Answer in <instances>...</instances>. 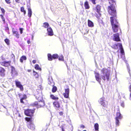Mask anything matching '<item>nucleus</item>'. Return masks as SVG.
<instances>
[{
  "mask_svg": "<svg viewBox=\"0 0 131 131\" xmlns=\"http://www.w3.org/2000/svg\"><path fill=\"white\" fill-rule=\"evenodd\" d=\"M83 5V4H81V5Z\"/></svg>",
  "mask_w": 131,
  "mask_h": 131,
  "instance_id": "nucleus-62",
  "label": "nucleus"
},
{
  "mask_svg": "<svg viewBox=\"0 0 131 131\" xmlns=\"http://www.w3.org/2000/svg\"><path fill=\"white\" fill-rule=\"evenodd\" d=\"M32 62L34 63H35L36 62V61L35 60H34L32 61Z\"/></svg>",
  "mask_w": 131,
  "mask_h": 131,
  "instance_id": "nucleus-51",
  "label": "nucleus"
},
{
  "mask_svg": "<svg viewBox=\"0 0 131 131\" xmlns=\"http://www.w3.org/2000/svg\"><path fill=\"white\" fill-rule=\"evenodd\" d=\"M48 80L49 84L52 86H53L54 85V84L53 81L51 77H49Z\"/></svg>",
  "mask_w": 131,
  "mask_h": 131,
  "instance_id": "nucleus-14",
  "label": "nucleus"
},
{
  "mask_svg": "<svg viewBox=\"0 0 131 131\" xmlns=\"http://www.w3.org/2000/svg\"><path fill=\"white\" fill-rule=\"evenodd\" d=\"M84 126L83 125H81V127L84 128Z\"/></svg>",
  "mask_w": 131,
  "mask_h": 131,
  "instance_id": "nucleus-53",
  "label": "nucleus"
},
{
  "mask_svg": "<svg viewBox=\"0 0 131 131\" xmlns=\"http://www.w3.org/2000/svg\"><path fill=\"white\" fill-rule=\"evenodd\" d=\"M11 68L12 75L14 76L17 75L18 73L15 70V68L13 67H12Z\"/></svg>",
  "mask_w": 131,
  "mask_h": 131,
  "instance_id": "nucleus-18",
  "label": "nucleus"
},
{
  "mask_svg": "<svg viewBox=\"0 0 131 131\" xmlns=\"http://www.w3.org/2000/svg\"><path fill=\"white\" fill-rule=\"evenodd\" d=\"M1 9L2 13L3 14H4L5 12V10H4V9L3 8H1Z\"/></svg>",
  "mask_w": 131,
  "mask_h": 131,
  "instance_id": "nucleus-43",
  "label": "nucleus"
},
{
  "mask_svg": "<svg viewBox=\"0 0 131 131\" xmlns=\"http://www.w3.org/2000/svg\"><path fill=\"white\" fill-rule=\"evenodd\" d=\"M26 57L25 56H23L20 58V61L21 62H23V60H26Z\"/></svg>",
  "mask_w": 131,
  "mask_h": 131,
  "instance_id": "nucleus-26",
  "label": "nucleus"
},
{
  "mask_svg": "<svg viewBox=\"0 0 131 131\" xmlns=\"http://www.w3.org/2000/svg\"><path fill=\"white\" fill-rule=\"evenodd\" d=\"M33 75L34 76H35L36 78H38V75L37 73L35 71H33Z\"/></svg>",
  "mask_w": 131,
  "mask_h": 131,
  "instance_id": "nucleus-31",
  "label": "nucleus"
},
{
  "mask_svg": "<svg viewBox=\"0 0 131 131\" xmlns=\"http://www.w3.org/2000/svg\"><path fill=\"white\" fill-rule=\"evenodd\" d=\"M23 99L22 98L20 99V101L21 103H24V102L23 101Z\"/></svg>",
  "mask_w": 131,
  "mask_h": 131,
  "instance_id": "nucleus-49",
  "label": "nucleus"
},
{
  "mask_svg": "<svg viewBox=\"0 0 131 131\" xmlns=\"http://www.w3.org/2000/svg\"><path fill=\"white\" fill-rule=\"evenodd\" d=\"M16 86L19 88L21 91H23V85L21 84L20 82L17 80L15 81Z\"/></svg>",
  "mask_w": 131,
  "mask_h": 131,
  "instance_id": "nucleus-8",
  "label": "nucleus"
},
{
  "mask_svg": "<svg viewBox=\"0 0 131 131\" xmlns=\"http://www.w3.org/2000/svg\"><path fill=\"white\" fill-rule=\"evenodd\" d=\"M5 70L3 68L0 67V75L2 77H4L5 75Z\"/></svg>",
  "mask_w": 131,
  "mask_h": 131,
  "instance_id": "nucleus-16",
  "label": "nucleus"
},
{
  "mask_svg": "<svg viewBox=\"0 0 131 131\" xmlns=\"http://www.w3.org/2000/svg\"><path fill=\"white\" fill-rule=\"evenodd\" d=\"M116 45V47H115V49H117L118 48V47L119 46L120 49L121 50V52L122 54H124V51L123 49V48L122 47V45L121 43H119L117 45Z\"/></svg>",
  "mask_w": 131,
  "mask_h": 131,
  "instance_id": "nucleus-10",
  "label": "nucleus"
},
{
  "mask_svg": "<svg viewBox=\"0 0 131 131\" xmlns=\"http://www.w3.org/2000/svg\"><path fill=\"white\" fill-rule=\"evenodd\" d=\"M34 112V110L27 109L25 111V114L27 116H31Z\"/></svg>",
  "mask_w": 131,
  "mask_h": 131,
  "instance_id": "nucleus-6",
  "label": "nucleus"
},
{
  "mask_svg": "<svg viewBox=\"0 0 131 131\" xmlns=\"http://www.w3.org/2000/svg\"><path fill=\"white\" fill-rule=\"evenodd\" d=\"M5 41L7 45L9 44V40L8 39H5Z\"/></svg>",
  "mask_w": 131,
  "mask_h": 131,
  "instance_id": "nucleus-40",
  "label": "nucleus"
},
{
  "mask_svg": "<svg viewBox=\"0 0 131 131\" xmlns=\"http://www.w3.org/2000/svg\"><path fill=\"white\" fill-rule=\"evenodd\" d=\"M99 102L105 108L107 107V102L104 99V98L102 97L99 100Z\"/></svg>",
  "mask_w": 131,
  "mask_h": 131,
  "instance_id": "nucleus-5",
  "label": "nucleus"
},
{
  "mask_svg": "<svg viewBox=\"0 0 131 131\" xmlns=\"http://www.w3.org/2000/svg\"><path fill=\"white\" fill-rule=\"evenodd\" d=\"M53 105L54 106L56 107V109L59 108L60 107L59 103L57 101H55L53 103Z\"/></svg>",
  "mask_w": 131,
  "mask_h": 131,
  "instance_id": "nucleus-21",
  "label": "nucleus"
},
{
  "mask_svg": "<svg viewBox=\"0 0 131 131\" xmlns=\"http://www.w3.org/2000/svg\"><path fill=\"white\" fill-rule=\"evenodd\" d=\"M94 127L95 128V131H96L97 130L98 131L99 130V124L97 123H96L95 124Z\"/></svg>",
  "mask_w": 131,
  "mask_h": 131,
  "instance_id": "nucleus-27",
  "label": "nucleus"
},
{
  "mask_svg": "<svg viewBox=\"0 0 131 131\" xmlns=\"http://www.w3.org/2000/svg\"><path fill=\"white\" fill-rule=\"evenodd\" d=\"M62 131H64L63 130V129H62Z\"/></svg>",
  "mask_w": 131,
  "mask_h": 131,
  "instance_id": "nucleus-60",
  "label": "nucleus"
},
{
  "mask_svg": "<svg viewBox=\"0 0 131 131\" xmlns=\"http://www.w3.org/2000/svg\"><path fill=\"white\" fill-rule=\"evenodd\" d=\"M121 57L122 60H124L125 63H126L127 62V61L126 60H125V56L124 54H122L121 56Z\"/></svg>",
  "mask_w": 131,
  "mask_h": 131,
  "instance_id": "nucleus-29",
  "label": "nucleus"
},
{
  "mask_svg": "<svg viewBox=\"0 0 131 131\" xmlns=\"http://www.w3.org/2000/svg\"><path fill=\"white\" fill-rule=\"evenodd\" d=\"M0 16L1 17L2 20H3V21L4 22V23H5V18H4V17H3V16L2 15H0Z\"/></svg>",
  "mask_w": 131,
  "mask_h": 131,
  "instance_id": "nucleus-42",
  "label": "nucleus"
},
{
  "mask_svg": "<svg viewBox=\"0 0 131 131\" xmlns=\"http://www.w3.org/2000/svg\"><path fill=\"white\" fill-rule=\"evenodd\" d=\"M27 42L28 44H29L30 43V41L29 40H28L27 41Z\"/></svg>",
  "mask_w": 131,
  "mask_h": 131,
  "instance_id": "nucleus-52",
  "label": "nucleus"
},
{
  "mask_svg": "<svg viewBox=\"0 0 131 131\" xmlns=\"http://www.w3.org/2000/svg\"><path fill=\"white\" fill-rule=\"evenodd\" d=\"M99 74L98 73H95V76L96 80L100 83L101 82V79L99 77Z\"/></svg>",
  "mask_w": 131,
  "mask_h": 131,
  "instance_id": "nucleus-19",
  "label": "nucleus"
},
{
  "mask_svg": "<svg viewBox=\"0 0 131 131\" xmlns=\"http://www.w3.org/2000/svg\"><path fill=\"white\" fill-rule=\"evenodd\" d=\"M129 91L130 92H131V84H130V85L129 86Z\"/></svg>",
  "mask_w": 131,
  "mask_h": 131,
  "instance_id": "nucleus-44",
  "label": "nucleus"
},
{
  "mask_svg": "<svg viewBox=\"0 0 131 131\" xmlns=\"http://www.w3.org/2000/svg\"><path fill=\"white\" fill-rule=\"evenodd\" d=\"M48 33L49 35L52 36L53 35V32L52 28L51 27L48 28L47 29Z\"/></svg>",
  "mask_w": 131,
  "mask_h": 131,
  "instance_id": "nucleus-17",
  "label": "nucleus"
},
{
  "mask_svg": "<svg viewBox=\"0 0 131 131\" xmlns=\"http://www.w3.org/2000/svg\"><path fill=\"white\" fill-rule=\"evenodd\" d=\"M35 68L36 69L40 70H41V69L39 67V66L38 64H36L35 65Z\"/></svg>",
  "mask_w": 131,
  "mask_h": 131,
  "instance_id": "nucleus-35",
  "label": "nucleus"
},
{
  "mask_svg": "<svg viewBox=\"0 0 131 131\" xmlns=\"http://www.w3.org/2000/svg\"><path fill=\"white\" fill-rule=\"evenodd\" d=\"M27 97L25 95L23 96V97L22 98V99L23 100L25 99H26V98Z\"/></svg>",
  "mask_w": 131,
  "mask_h": 131,
  "instance_id": "nucleus-46",
  "label": "nucleus"
},
{
  "mask_svg": "<svg viewBox=\"0 0 131 131\" xmlns=\"http://www.w3.org/2000/svg\"><path fill=\"white\" fill-rule=\"evenodd\" d=\"M48 60L50 61H51L52 59V56L50 54H48Z\"/></svg>",
  "mask_w": 131,
  "mask_h": 131,
  "instance_id": "nucleus-28",
  "label": "nucleus"
},
{
  "mask_svg": "<svg viewBox=\"0 0 131 131\" xmlns=\"http://www.w3.org/2000/svg\"><path fill=\"white\" fill-rule=\"evenodd\" d=\"M12 56L13 57H15L14 56L13 54H12Z\"/></svg>",
  "mask_w": 131,
  "mask_h": 131,
  "instance_id": "nucleus-55",
  "label": "nucleus"
},
{
  "mask_svg": "<svg viewBox=\"0 0 131 131\" xmlns=\"http://www.w3.org/2000/svg\"><path fill=\"white\" fill-rule=\"evenodd\" d=\"M122 117L121 113L119 112H118L116 114V126L119 125V121L118 119H121Z\"/></svg>",
  "mask_w": 131,
  "mask_h": 131,
  "instance_id": "nucleus-7",
  "label": "nucleus"
},
{
  "mask_svg": "<svg viewBox=\"0 0 131 131\" xmlns=\"http://www.w3.org/2000/svg\"><path fill=\"white\" fill-rule=\"evenodd\" d=\"M50 97L53 100H57L58 99V97H55L53 95H51L50 96Z\"/></svg>",
  "mask_w": 131,
  "mask_h": 131,
  "instance_id": "nucleus-30",
  "label": "nucleus"
},
{
  "mask_svg": "<svg viewBox=\"0 0 131 131\" xmlns=\"http://www.w3.org/2000/svg\"><path fill=\"white\" fill-rule=\"evenodd\" d=\"M33 36H32V39H33Z\"/></svg>",
  "mask_w": 131,
  "mask_h": 131,
  "instance_id": "nucleus-58",
  "label": "nucleus"
},
{
  "mask_svg": "<svg viewBox=\"0 0 131 131\" xmlns=\"http://www.w3.org/2000/svg\"><path fill=\"white\" fill-rule=\"evenodd\" d=\"M83 5V4H81V5Z\"/></svg>",
  "mask_w": 131,
  "mask_h": 131,
  "instance_id": "nucleus-64",
  "label": "nucleus"
},
{
  "mask_svg": "<svg viewBox=\"0 0 131 131\" xmlns=\"http://www.w3.org/2000/svg\"><path fill=\"white\" fill-rule=\"evenodd\" d=\"M100 10L101 6L99 5H97L94 9V10L97 13H95V16L98 19L101 16V14L100 13Z\"/></svg>",
  "mask_w": 131,
  "mask_h": 131,
  "instance_id": "nucleus-4",
  "label": "nucleus"
},
{
  "mask_svg": "<svg viewBox=\"0 0 131 131\" xmlns=\"http://www.w3.org/2000/svg\"><path fill=\"white\" fill-rule=\"evenodd\" d=\"M38 104L39 106H40V107H41L44 105L45 103L42 100V101H39Z\"/></svg>",
  "mask_w": 131,
  "mask_h": 131,
  "instance_id": "nucleus-22",
  "label": "nucleus"
},
{
  "mask_svg": "<svg viewBox=\"0 0 131 131\" xmlns=\"http://www.w3.org/2000/svg\"><path fill=\"white\" fill-rule=\"evenodd\" d=\"M15 1L18 3H19L20 2L19 0H15Z\"/></svg>",
  "mask_w": 131,
  "mask_h": 131,
  "instance_id": "nucleus-50",
  "label": "nucleus"
},
{
  "mask_svg": "<svg viewBox=\"0 0 131 131\" xmlns=\"http://www.w3.org/2000/svg\"><path fill=\"white\" fill-rule=\"evenodd\" d=\"M57 90V88L55 86H53V87L52 91L53 92H54L56 91Z\"/></svg>",
  "mask_w": 131,
  "mask_h": 131,
  "instance_id": "nucleus-37",
  "label": "nucleus"
},
{
  "mask_svg": "<svg viewBox=\"0 0 131 131\" xmlns=\"http://www.w3.org/2000/svg\"><path fill=\"white\" fill-rule=\"evenodd\" d=\"M28 72H30L31 71V70H28Z\"/></svg>",
  "mask_w": 131,
  "mask_h": 131,
  "instance_id": "nucleus-56",
  "label": "nucleus"
},
{
  "mask_svg": "<svg viewBox=\"0 0 131 131\" xmlns=\"http://www.w3.org/2000/svg\"><path fill=\"white\" fill-rule=\"evenodd\" d=\"M130 100H131V92L130 94Z\"/></svg>",
  "mask_w": 131,
  "mask_h": 131,
  "instance_id": "nucleus-54",
  "label": "nucleus"
},
{
  "mask_svg": "<svg viewBox=\"0 0 131 131\" xmlns=\"http://www.w3.org/2000/svg\"><path fill=\"white\" fill-rule=\"evenodd\" d=\"M84 6L85 8L86 9H89L90 8L88 2H85L84 3Z\"/></svg>",
  "mask_w": 131,
  "mask_h": 131,
  "instance_id": "nucleus-24",
  "label": "nucleus"
},
{
  "mask_svg": "<svg viewBox=\"0 0 131 131\" xmlns=\"http://www.w3.org/2000/svg\"><path fill=\"white\" fill-rule=\"evenodd\" d=\"M110 17L111 23L114 32H116L119 29V25L116 19V15Z\"/></svg>",
  "mask_w": 131,
  "mask_h": 131,
  "instance_id": "nucleus-1",
  "label": "nucleus"
},
{
  "mask_svg": "<svg viewBox=\"0 0 131 131\" xmlns=\"http://www.w3.org/2000/svg\"><path fill=\"white\" fill-rule=\"evenodd\" d=\"M109 73L107 69L103 68L101 70V77L104 80H105L106 79L108 80L109 78Z\"/></svg>",
  "mask_w": 131,
  "mask_h": 131,
  "instance_id": "nucleus-3",
  "label": "nucleus"
},
{
  "mask_svg": "<svg viewBox=\"0 0 131 131\" xmlns=\"http://www.w3.org/2000/svg\"><path fill=\"white\" fill-rule=\"evenodd\" d=\"M90 1L93 4H95V0H90Z\"/></svg>",
  "mask_w": 131,
  "mask_h": 131,
  "instance_id": "nucleus-48",
  "label": "nucleus"
},
{
  "mask_svg": "<svg viewBox=\"0 0 131 131\" xmlns=\"http://www.w3.org/2000/svg\"><path fill=\"white\" fill-rule=\"evenodd\" d=\"M88 26L91 27H92L94 25L93 23L91 21L88 20Z\"/></svg>",
  "mask_w": 131,
  "mask_h": 131,
  "instance_id": "nucleus-23",
  "label": "nucleus"
},
{
  "mask_svg": "<svg viewBox=\"0 0 131 131\" xmlns=\"http://www.w3.org/2000/svg\"><path fill=\"white\" fill-rule=\"evenodd\" d=\"M43 26H44L45 28L48 27L49 26V24L48 23H45L43 24Z\"/></svg>",
  "mask_w": 131,
  "mask_h": 131,
  "instance_id": "nucleus-33",
  "label": "nucleus"
},
{
  "mask_svg": "<svg viewBox=\"0 0 131 131\" xmlns=\"http://www.w3.org/2000/svg\"><path fill=\"white\" fill-rule=\"evenodd\" d=\"M21 12L24 13V15L26 14V12L24 8L23 7H22L21 8Z\"/></svg>",
  "mask_w": 131,
  "mask_h": 131,
  "instance_id": "nucleus-34",
  "label": "nucleus"
},
{
  "mask_svg": "<svg viewBox=\"0 0 131 131\" xmlns=\"http://www.w3.org/2000/svg\"><path fill=\"white\" fill-rule=\"evenodd\" d=\"M25 119L27 122V123H29L30 122H32L30 118L26 117L25 118Z\"/></svg>",
  "mask_w": 131,
  "mask_h": 131,
  "instance_id": "nucleus-32",
  "label": "nucleus"
},
{
  "mask_svg": "<svg viewBox=\"0 0 131 131\" xmlns=\"http://www.w3.org/2000/svg\"><path fill=\"white\" fill-rule=\"evenodd\" d=\"M58 56L57 54H54L52 55V58L54 59H56L58 58Z\"/></svg>",
  "mask_w": 131,
  "mask_h": 131,
  "instance_id": "nucleus-36",
  "label": "nucleus"
},
{
  "mask_svg": "<svg viewBox=\"0 0 131 131\" xmlns=\"http://www.w3.org/2000/svg\"><path fill=\"white\" fill-rule=\"evenodd\" d=\"M114 38L113 40L116 41H119L120 39L119 37V34L118 33H116L114 34Z\"/></svg>",
  "mask_w": 131,
  "mask_h": 131,
  "instance_id": "nucleus-11",
  "label": "nucleus"
},
{
  "mask_svg": "<svg viewBox=\"0 0 131 131\" xmlns=\"http://www.w3.org/2000/svg\"><path fill=\"white\" fill-rule=\"evenodd\" d=\"M126 66L127 67V69L128 71V72L129 73L130 75V68L129 66V64H127V63H126Z\"/></svg>",
  "mask_w": 131,
  "mask_h": 131,
  "instance_id": "nucleus-38",
  "label": "nucleus"
},
{
  "mask_svg": "<svg viewBox=\"0 0 131 131\" xmlns=\"http://www.w3.org/2000/svg\"><path fill=\"white\" fill-rule=\"evenodd\" d=\"M109 4H112L110 6L108 7V12L109 14L113 16H116V10L115 7L113 6V4L115 3L114 0H108Z\"/></svg>",
  "mask_w": 131,
  "mask_h": 131,
  "instance_id": "nucleus-2",
  "label": "nucleus"
},
{
  "mask_svg": "<svg viewBox=\"0 0 131 131\" xmlns=\"http://www.w3.org/2000/svg\"><path fill=\"white\" fill-rule=\"evenodd\" d=\"M83 5V4H81V5Z\"/></svg>",
  "mask_w": 131,
  "mask_h": 131,
  "instance_id": "nucleus-63",
  "label": "nucleus"
},
{
  "mask_svg": "<svg viewBox=\"0 0 131 131\" xmlns=\"http://www.w3.org/2000/svg\"><path fill=\"white\" fill-rule=\"evenodd\" d=\"M123 104H122V106H123Z\"/></svg>",
  "mask_w": 131,
  "mask_h": 131,
  "instance_id": "nucleus-59",
  "label": "nucleus"
},
{
  "mask_svg": "<svg viewBox=\"0 0 131 131\" xmlns=\"http://www.w3.org/2000/svg\"><path fill=\"white\" fill-rule=\"evenodd\" d=\"M28 15L29 17H30L32 15V11L30 8H28Z\"/></svg>",
  "mask_w": 131,
  "mask_h": 131,
  "instance_id": "nucleus-25",
  "label": "nucleus"
},
{
  "mask_svg": "<svg viewBox=\"0 0 131 131\" xmlns=\"http://www.w3.org/2000/svg\"><path fill=\"white\" fill-rule=\"evenodd\" d=\"M36 98L39 101H42V98L41 94L40 93H39L38 95H37L36 96Z\"/></svg>",
  "mask_w": 131,
  "mask_h": 131,
  "instance_id": "nucleus-20",
  "label": "nucleus"
},
{
  "mask_svg": "<svg viewBox=\"0 0 131 131\" xmlns=\"http://www.w3.org/2000/svg\"><path fill=\"white\" fill-rule=\"evenodd\" d=\"M5 1L6 2L7 4H10V3L9 0H5Z\"/></svg>",
  "mask_w": 131,
  "mask_h": 131,
  "instance_id": "nucleus-45",
  "label": "nucleus"
},
{
  "mask_svg": "<svg viewBox=\"0 0 131 131\" xmlns=\"http://www.w3.org/2000/svg\"><path fill=\"white\" fill-rule=\"evenodd\" d=\"M29 123H27V127L28 128L32 130H33L35 129V126L33 124L32 122H30Z\"/></svg>",
  "mask_w": 131,
  "mask_h": 131,
  "instance_id": "nucleus-9",
  "label": "nucleus"
},
{
  "mask_svg": "<svg viewBox=\"0 0 131 131\" xmlns=\"http://www.w3.org/2000/svg\"><path fill=\"white\" fill-rule=\"evenodd\" d=\"M69 88L65 89V93H63V95L65 97L68 98L69 96Z\"/></svg>",
  "mask_w": 131,
  "mask_h": 131,
  "instance_id": "nucleus-12",
  "label": "nucleus"
},
{
  "mask_svg": "<svg viewBox=\"0 0 131 131\" xmlns=\"http://www.w3.org/2000/svg\"><path fill=\"white\" fill-rule=\"evenodd\" d=\"M20 34H22L23 33V29L22 28H20Z\"/></svg>",
  "mask_w": 131,
  "mask_h": 131,
  "instance_id": "nucleus-47",
  "label": "nucleus"
},
{
  "mask_svg": "<svg viewBox=\"0 0 131 131\" xmlns=\"http://www.w3.org/2000/svg\"><path fill=\"white\" fill-rule=\"evenodd\" d=\"M39 102L38 103V102H35L33 104H32V106H35L37 105L38 106H39Z\"/></svg>",
  "mask_w": 131,
  "mask_h": 131,
  "instance_id": "nucleus-41",
  "label": "nucleus"
},
{
  "mask_svg": "<svg viewBox=\"0 0 131 131\" xmlns=\"http://www.w3.org/2000/svg\"><path fill=\"white\" fill-rule=\"evenodd\" d=\"M118 44H118H115V46H114V47H114V48H115V47H116V45H117V44Z\"/></svg>",
  "mask_w": 131,
  "mask_h": 131,
  "instance_id": "nucleus-57",
  "label": "nucleus"
},
{
  "mask_svg": "<svg viewBox=\"0 0 131 131\" xmlns=\"http://www.w3.org/2000/svg\"><path fill=\"white\" fill-rule=\"evenodd\" d=\"M59 59L60 60L63 61H64V59L63 57V56L62 55L61 56H60L59 58Z\"/></svg>",
  "mask_w": 131,
  "mask_h": 131,
  "instance_id": "nucleus-39",
  "label": "nucleus"
},
{
  "mask_svg": "<svg viewBox=\"0 0 131 131\" xmlns=\"http://www.w3.org/2000/svg\"><path fill=\"white\" fill-rule=\"evenodd\" d=\"M83 131H86V130H83Z\"/></svg>",
  "mask_w": 131,
  "mask_h": 131,
  "instance_id": "nucleus-61",
  "label": "nucleus"
},
{
  "mask_svg": "<svg viewBox=\"0 0 131 131\" xmlns=\"http://www.w3.org/2000/svg\"><path fill=\"white\" fill-rule=\"evenodd\" d=\"M12 32L13 35L15 36L17 38H19V35L18 32L17 31L15 30L14 28H13Z\"/></svg>",
  "mask_w": 131,
  "mask_h": 131,
  "instance_id": "nucleus-15",
  "label": "nucleus"
},
{
  "mask_svg": "<svg viewBox=\"0 0 131 131\" xmlns=\"http://www.w3.org/2000/svg\"><path fill=\"white\" fill-rule=\"evenodd\" d=\"M1 64L5 67H8L9 65V62H6L5 61L2 60L0 62Z\"/></svg>",
  "mask_w": 131,
  "mask_h": 131,
  "instance_id": "nucleus-13",
  "label": "nucleus"
}]
</instances>
